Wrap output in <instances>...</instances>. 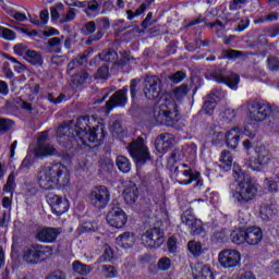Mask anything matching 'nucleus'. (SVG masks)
<instances>
[{"instance_id":"1","label":"nucleus","mask_w":279,"mask_h":279,"mask_svg":"<svg viewBox=\"0 0 279 279\" xmlns=\"http://www.w3.org/2000/svg\"><path fill=\"white\" fill-rule=\"evenodd\" d=\"M95 118L90 116H81L76 120V124L73 121H68L61 124L57 129V136L59 138V145L65 147V149H73L77 147H84L88 143H99L104 141L106 132L102 125H96Z\"/></svg>"},{"instance_id":"2","label":"nucleus","mask_w":279,"mask_h":279,"mask_svg":"<svg viewBox=\"0 0 279 279\" xmlns=\"http://www.w3.org/2000/svg\"><path fill=\"white\" fill-rule=\"evenodd\" d=\"M69 180V169L60 162L41 168L37 174V182L45 191H51L56 186H66Z\"/></svg>"},{"instance_id":"3","label":"nucleus","mask_w":279,"mask_h":279,"mask_svg":"<svg viewBox=\"0 0 279 279\" xmlns=\"http://www.w3.org/2000/svg\"><path fill=\"white\" fill-rule=\"evenodd\" d=\"M233 178L238 182L235 192L233 193V199L239 206H247L250 202L256 199L258 187L239 167L233 168Z\"/></svg>"},{"instance_id":"4","label":"nucleus","mask_w":279,"mask_h":279,"mask_svg":"<svg viewBox=\"0 0 279 279\" xmlns=\"http://www.w3.org/2000/svg\"><path fill=\"white\" fill-rule=\"evenodd\" d=\"M173 108L175 104L172 100L165 99L159 105L148 108V119L153 125H172Z\"/></svg>"},{"instance_id":"5","label":"nucleus","mask_w":279,"mask_h":279,"mask_svg":"<svg viewBox=\"0 0 279 279\" xmlns=\"http://www.w3.org/2000/svg\"><path fill=\"white\" fill-rule=\"evenodd\" d=\"M247 110L248 119L256 123H260V121H265V119L271 116V112H274V106L267 102V100L256 98L247 102Z\"/></svg>"},{"instance_id":"6","label":"nucleus","mask_w":279,"mask_h":279,"mask_svg":"<svg viewBox=\"0 0 279 279\" xmlns=\"http://www.w3.org/2000/svg\"><path fill=\"white\" fill-rule=\"evenodd\" d=\"M88 203L97 210H104L110 203V190L105 185L95 186L87 195Z\"/></svg>"},{"instance_id":"7","label":"nucleus","mask_w":279,"mask_h":279,"mask_svg":"<svg viewBox=\"0 0 279 279\" xmlns=\"http://www.w3.org/2000/svg\"><path fill=\"white\" fill-rule=\"evenodd\" d=\"M47 256H51V247L35 244L24 252L23 258L28 265H38L43 263Z\"/></svg>"},{"instance_id":"8","label":"nucleus","mask_w":279,"mask_h":279,"mask_svg":"<svg viewBox=\"0 0 279 279\" xmlns=\"http://www.w3.org/2000/svg\"><path fill=\"white\" fill-rule=\"evenodd\" d=\"M255 157L248 159V167L253 171H263L271 162V151L264 146H258L255 148Z\"/></svg>"},{"instance_id":"9","label":"nucleus","mask_w":279,"mask_h":279,"mask_svg":"<svg viewBox=\"0 0 279 279\" xmlns=\"http://www.w3.org/2000/svg\"><path fill=\"white\" fill-rule=\"evenodd\" d=\"M129 153L131 154L132 158L145 165L147 160H151V155H149V148L145 145V140L143 137H137L133 141L129 147Z\"/></svg>"},{"instance_id":"10","label":"nucleus","mask_w":279,"mask_h":279,"mask_svg":"<svg viewBox=\"0 0 279 279\" xmlns=\"http://www.w3.org/2000/svg\"><path fill=\"white\" fill-rule=\"evenodd\" d=\"M174 174L179 184H182L183 186L193 184V182H196L194 185L195 189H201V186H204V181L202 180V173H199V171L193 172L191 169H189L180 172V168L177 167L174 169Z\"/></svg>"},{"instance_id":"11","label":"nucleus","mask_w":279,"mask_h":279,"mask_svg":"<svg viewBox=\"0 0 279 279\" xmlns=\"http://www.w3.org/2000/svg\"><path fill=\"white\" fill-rule=\"evenodd\" d=\"M218 262L223 269H234L241 265V253L236 250H223L218 255Z\"/></svg>"},{"instance_id":"12","label":"nucleus","mask_w":279,"mask_h":279,"mask_svg":"<svg viewBox=\"0 0 279 279\" xmlns=\"http://www.w3.org/2000/svg\"><path fill=\"white\" fill-rule=\"evenodd\" d=\"M142 243L145 247H160L165 243V232L160 228L148 229L142 234Z\"/></svg>"},{"instance_id":"13","label":"nucleus","mask_w":279,"mask_h":279,"mask_svg":"<svg viewBox=\"0 0 279 279\" xmlns=\"http://www.w3.org/2000/svg\"><path fill=\"white\" fill-rule=\"evenodd\" d=\"M46 202L51 207L52 213L58 217L69 211V199L62 198L61 196H58V194H54L53 192H50L46 195Z\"/></svg>"},{"instance_id":"14","label":"nucleus","mask_w":279,"mask_h":279,"mask_svg":"<svg viewBox=\"0 0 279 279\" xmlns=\"http://www.w3.org/2000/svg\"><path fill=\"white\" fill-rule=\"evenodd\" d=\"M107 222L111 228H124L125 223H128V214L121 207L113 206L107 214Z\"/></svg>"},{"instance_id":"15","label":"nucleus","mask_w":279,"mask_h":279,"mask_svg":"<svg viewBox=\"0 0 279 279\" xmlns=\"http://www.w3.org/2000/svg\"><path fill=\"white\" fill-rule=\"evenodd\" d=\"M143 90L146 99H158L160 97V78L158 76H146Z\"/></svg>"},{"instance_id":"16","label":"nucleus","mask_w":279,"mask_h":279,"mask_svg":"<svg viewBox=\"0 0 279 279\" xmlns=\"http://www.w3.org/2000/svg\"><path fill=\"white\" fill-rule=\"evenodd\" d=\"M210 76L218 84H227L229 88H234V86L239 84V75L236 74L228 75L226 74V69L214 70L210 73Z\"/></svg>"},{"instance_id":"17","label":"nucleus","mask_w":279,"mask_h":279,"mask_svg":"<svg viewBox=\"0 0 279 279\" xmlns=\"http://www.w3.org/2000/svg\"><path fill=\"white\" fill-rule=\"evenodd\" d=\"M59 234H62V229L44 227L37 230L36 239L40 243H56V241H58Z\"/></svg>"},{"instance_id":"18","label":"nucleus","mask_w":279,"mask_h":279,"mask_svg":"<svg viewBox=\"0 0 279 279\" xmlns=\"http://www.w3.org/2000/svg\"><path fill=\"white\" fill-rule=\"evenodd\" d=\"M181 221L187 226L191 230L193 236H197L204 232V227L202 226V220L196 219L195 216L191 215V211L186 210L181 215Z\"/></svg>"},{"instance_id":"19","label":"nucleus","mask_w":279,"mask_h":279,"mask_svg":"<svg viewBox=\"0 0 279 279\" xmlns=\"http://www.w3.org/2000/svg\"><path fill=\"white\" fill-rule=\"evenodd\" d=\"M128 104V88L117 90L106 102L107 111L110 112L114 108H123Z\"/></svg>"},{"instance_id":"20","label":"nucleus","mask_w":279,"mask_h":279,"mask_svg":"<svg viewBox=\"0 0 279 279\" xmlns=\"http://www.w3.org/2000/svg\"><path fill=\"white\" fill-rule=\"evenodd\" d=\"M218 138H226V145L229 147V149H236L239 147V142L241 141V129L240 128H233L229 132L226 133H218Z\"/></svg>"},{"instance_id":"21","label":"nucleus","mask_w":279,"mask_h":279,"mask_svg":"<svg viewBox=\"0 0 279 279\" xmlns=\"http://www.w3.org/2000/svg\"><path fill=\"white\" fill-rule=\"evenodd\" d=\"M122 197L126 204H136V199H138V187L136 183L132 181L125 182Z\"/></svg>"},{"instance_id":"22","label":"nucleus","mask_w":279,"mask_h":279,"mask_svg":"<svg viewBox=\"0 0 279 279\" xmlns=\"http://www.w3.org/2000/svg\"><path fill=\"white\" fill-rule=\"evenodd\" d=\"M171 145H173V135L169 133H162L157 136L155 141V147L159 154H166L171 149Z\"/></svg>"},{"instance_id":"23","label":"nucleus","mask_w":279,"mask_h":279,"mask_svg":"<svg viewBox=\"0 0 279 279\" xmlns=\"http://www.w3.org/2000/svg\"><path fill=\"white\" fill-rule=\"evenodd\" d=\"M278 214V204L276 203H264L259 207V217L263 221H269L274 219Z\"/></svg>"},{"instance_id":"24","label":"nucleus","mask_w":279,"mask_h":279,"mask_svg":"<svg viewBox=\"0 0 279 279\" xmlns=\"http://www.w3.org/2000/svg\"><path fill=\"white\" fill-rule=\"evenodd\" d=\"M263 241V229L259 227H248L246 229V243L248 245H258Z\"/></svg>"},{"instance_id":"25","label":"nucleus","mask_w":279,"mask_h":279,"mask_svg":"<svg viewBox=\"0 0 279 279\" xmlns=\"http://www.w3.org/2000/svg\"><path fill=\"white\" fill-rule=\"evenodd\" d=\"M35 156L38 157H47V156H60V153H58V149L51 144H39L35 148Z\"/></svg>"},{"instance_id":"26","label":"nucleus","mask_w":279,"mask_h":279,"mask_svg":"<svg viewBox=\"0 0 279 279\" xmlns=\"http://www.w3.org/2000/svg\"><path fill=\"white\" fill-rule=\"evenodd\" d=\"M116 243L119 245V247H133L134 243H136V238L134 233L126 231L116 239Z\"/></svg>"},{"instance_id":"27","label":"nucleus","mask_w":279,"mask_h":279,"mask_svg":"<svg viewBox=\"0 0 279 279\" xmlns=\"http://www.w3.org/2000/svg\"><path fill=\"white\" fill-rule=\"evenodd\" d=\"M193 274L195 279H215L213 269H210V266L207 265H197Z\"/></svg>"},{"instance_id":"28","label":"nucleus","mask_w":279,"mask_h":279,"mask_svg":"<svg viewBox=\"0 0 279 279\" xmlns=\"http://www.w3.org/2000/svg\"><path fill=\"white\" fill-rule=\"evenodd\" d=\"M248 53L241 50L222 49L219 60H239V58H247Z\"/></svg>"},{"instance_id":"29","label":"nucleus","mask_w":279,"mask_h":279,"mask_svg":"<svg viewBox=\"0 0 279 279\" xmlns=\"http://www.w3.org/2000/svg\"><path fill=\"white\" fill-rule=\"evenodd\" d=\"M216 101H217V95H215L214 93L207 95L204 101V105L202 107L203 114H208L210 117V114L215 112Z\"/></svg>"},{"instance_id":"30","label":"nucleus","mask_w":279,"mask_h":279,"mask_svg":"<svg viewBox=\"0 0 279 279\" xmlns=\"http://www.w3.org/2000/svg\"><path fill=\"white\" fill-rule=\"evenodd\" d=\"M88 80V72L86 70L77 71L74 75L71 76V86L72 88H80Z\"/></svg>"},{"instance_id":"31","label":"nucleus","mask_w":279,"mask_h":279,"mask_svg":"<svg viewBox=\"0 0 279 279\" xmlns=\"http://www.w3.org/2000/svg\"><path fill=\"white\" fill-rule=\"evenodd\" d=\"M230 239L235 245H243V243H247L246 230L238 229L232 231Z\"/></svg>"},{"instance_id":"32","label":"nucleus","mask_w":279,"mask_h":279,"mask_svg":"<svg viewBox=\"0 0 279 279\" xmlns=\"http://www.w3.org/2000/svg\"><path fill=\"white\" fill-rule=\"evenodd\" d=\"M116 165L122 173H130L132 170V163L130 162V159L128 157L120 155L116 159Z\"/></svg>"},{"instance_id":"33","label":"nucleus","mask_w":279,"mask_h":279,"mask_svg":"<svg viewBox=\"0 0 279 279\" xmlns=\"http://www.w3.org/2000/svg\"><path fill=\"white\" fill-rule=\"evenodd\" d=\"M72 269L75 274H78V276H88V274L92 271L89 265L82 264L80 260L73 262Z\"/></svg>"},{"instance_id":"34","label":"nucleus","mask_w":279,"mask_h":279,"mask_svg":"<svg viewBox=\"0 0 279 279\" xmlns=\"http://www.w3.org/2000/svg\"><path fill=\"white\" fill-rule=\"evenodd\" d=\"M220 162L219 166L223 171H229L232 167V154L229 150H222L220 155Z\"/></svg>"},{"instance_id":"35","label":"nucleus","mask_w":279,"mask_h":279,"mask_svg":"<svg viewBox=\"0 0 279 279\" xmlns=\"http://www.w3.org/2000/svg\"><path fill=\"white\" fill-rule=\"evenodd\" d=\"M266 66L271 73H279V58L274 54H269L266 59Z\"/></svg>"},{"instance_id":"36","label":"nucleus","mask_w":279,"mask_h":279,"mask_svg":"<svg viewBox=\"0 0 279 279\" xmlns=\"http://www.w3.org/2000/svg\"><path fill=\"white\" fill-rule=\"evenodd\" d=\"M14 121L8 118H0V136H3V134H8V132H11V130L14 129Z\"/></svg>"},{"instance_id":"37","label":"nucleus","mask_w":279,"mask_h":279,"mask_svg":"<svg viewBox=\"0 0 279 279\" xmlns=\"http://www.w3.org/2000/svg\"><path fill=\"white\" fill-rule=\"evenodd\" d=\"M25 56L31 64H43V56L36 50H27Z\"/></svg>"},{"instance_id":"38","label":"nucleus","mask_w":279,"mask_h":279,"mask_svg":"<svg viewBox=\"0 0 279 279\" xmlns=\"http://www.w3.org/2000/svg\"><path fill=\"white\" fill-rule=\"evenodd\" d=\"M99 58L100 60H104V62H116V60L119 58V54L114 49H107L99 53Z\"/></svg>"},{"instance_id":"39","label":"nucleus","mask_w":279,"mask_h":279,"mask_svg":"<svg viewBox=\"0 0 279 279\" xmlns=\"http://www.w3.org/2000/svg\"><path fill=\"white\" fill-rule=\"evenodd\" d=\"M114 169V162H112L110 159H100L99 161V171L100 173H112V170Z\"/></svg>"},{"instance_id":"40","label":"nucleus","mask_w":279,"mask_h":279,"mask_svg":"<svg viewBox=\"0 0 279 279\" xmlns=\"http://www.w3.org/2000/svg\"><path fill=\"white\" fill-rule=\"evenodd\" d=\"M49 50L53 53H60L62 51V41L59 37H53L48 40Z\"/></svg>"},{"instance_id":"41","label":"nucleus","mask_w":279,"mask_h":279,"mask_svg":"<svg viewBox=\"0 0 279 279\" xmlns=\"http://www.w3.org/2000/svg\"><path fill=\"white\" fill-rule=\"evenodd\" d=\"M187 250L193 254V256L202 255V243L195 240H192L187 243Z\"/></svg>"},{"instance_id":"42","label":"nucleus","mask_w":279,"mask_h":279,"mask_svg":"<svg viewBox=\"0 0 279 279\" xmlns=\"http://www.w3.org/2000/svg\"><path fill=\"white\" fill-rule=\"evenodd\" d=\"M113 256L114 252H112V247L106 245L102 255L98 258V263H110Z\"/></svg>"},{"instance_id":"43","label":"nucleus","mask_w":279,"mask_h":279,"mask_svg":"<svg viewBox=\"0 0 279 279\" xmlns=\"http://www.w3.org/2000/svg\"><path fill=\"white\" fill-rule=\"evenodd\" d=\"M171 259L169 257H161L157 262V268L159 271H169L171 269Z\"/></svg>"},{"instance_id":"44","label":"nucleus","mask_w":279,"mask_h":279,"mask_svg":"<svg viewBox=\"0 0 279 279\" xmlns=\"http://www.w3.org/2000/svg\"><path fill=\"white\" fill-rule=\"evenodd\" d=\"M140 90H141V80L133 78L130 85V93H131L132 99H136V95H138Z\"/></svg>"},{"instance_id":"45","label":"nucleus","mask_w":279,"mask_h":279,"mask_svg":"<svg viewBox=\"0 0 279 279\" xmlns=\"http://www.w3.org/2000/svg\"><path fill=\"white\" fill-rule=\"evenodd\" d=\"M16 177H14V172H11L7 179V184L3 186L4 193H12V189L16 186Z\"/></svg>"},{"instance_id":"46","label":"nucleus","mask_w":279,"mask_h":279,"mask_svg":"<svg viewBox=\"0 0 279 279\" xmlns=\"http://www.w3.org/2000/svg\"><path fill=\"white\" fill-rule=\"evenodd\" d=\"M101 269L104 276H106L107 278H117V268H114V266L102 265Z\"/></svg>"},{"instance_id":"47","label":"nucleus","mask_w":279,"mask_h":279,"mask_svg":"<svg viewBox=\"0 0 279 279\" xmlns=\"http://www.w3.org/2000/svg\"><path fill=\"white\" fill-rule=\"evenodd\" d=\"M186 95H189V85H181L174 89L175 99H183Z\"/></svg>"},{"instance_id":"48","label":"nucleus","mask_w":279,"mask_h":279,"mask_svg":"<svg viewBox=\"0 0 279 279\" xmlns=\"http://www.w3.org/2000/svg\"><path fill=\"white\" fill-rule=\"evenodd\" d=\"M108 75H110V68L108 64L101 65L96 73V77L99 80H108Z\"/></svg>"},{"instance_id":"49","label":"nucleus","mask_w":279,"mask_h":279,"mask_svg":"<svg viewBox=\"0 0 279 279\" xmlns=\"http://www.w3.org/2000/svg\"><path fill=\"white\" fill-rule=\"evenodd\" d=\"M84 12L87 14V16L89 15L88 12H95L96 14H99V2H97V0L87 2V8L84 10Z\"/></svg>"},{"instance_id":"50","label":"nucleus","mask_w":279,"mask_h":279,"mask_svg":"<svg viewBox=\"0 0 279 279\" xmlns=\"http://www.w3.org/2000/svg\"><path fill=\"white\" fill-rule=\"evenodd\" d=\"M83 32L85 36H90V34H95V32H97V24H95V21H89L85 23Z\"/></svg>"},{"instance_id":"51","label":"nucleus","mask_w":279,"mask_h":279,"mask_svg":"<svg viewBox=\"0 0 279 279\" xmlns=\"http://www.w3.org/2000/svg\"><path fill=\"white\" fill-rule=\"evenodd\" d=\"M58 10H64V4H62V2H59L54 7L50 8L52 21H58V19H60V13L58 12Z\"/></svg>"},{"instance_id":"52","label":"nucleus","mask_w":279,"mask_h":279,"mask_svg":"<svg viewBox=\"0 0 279 279\" xmlns=\"http://www.w3.org/2000/svg\"><path fill=\"white\" fill-rule=\"evenodd\" d=\"M246 3L247 0H232L229 4V10L231 12H236V10H241Z\"/></svg>"},{"instance_id":"53","label":"nucleus","mask_w":279,"mask_h":279,"mask_svg":"<svg viewBox=\"0 0 279 279\" xmlns=\"http://www.w3.org/2000/svg\"><path fill=\"white\" fill-rule=\"evenodd\" d=\"M13 51L14 53H16L17 56H27V51H29L27 49V47L25 46V44H16L13 47Z\"/></svg>"},{"instance_id":"54","label":"nucleus","mask_w":279,"mask_h":279,"mask_svg":"<svg viewBox=\"0 0 279 279\" xmlns=\"http://www.w3.org/2000/svg\"><path fill=\"white\" fill-rule=\"evenodd\" d=\"M168 251L171 254H175V252L178 251V239H175V236H170L168 239Z\"/></svg>"},{"instance_id":"55","label":"nucleus","mask_w":279,"mask_h":279,"mask_svg":"<svg viewBox=\"0 0 279 279\" xmlns=\"http://www.w3.org/2000/svg\"><path fill=\"white\" fill-rule=\"evenodd\" d=\"M84 232H95V226L93 222H84L80 228H78V233L84 234Z\"/></svg>"},{"instance_id":"56","label":"nucleus","mask_w":279,"mask_h":279,"mask_svg":"<svg viewBox=\"0 0 279 279\" xmlns=\"http://www.w3.org/2000/svg\"><path fill=\"white\" fill-rule=\"evenodd\" d=\"M104 38V32L101 29H98L95 35H92L88 37L86 45H93V43H96L97 40H101Z\"/></svg>"},{"instance_id":"57","label":"nucleus","mask_w":279,"mask_h":279,"mask_svg":"<svg viewBox=\"0 0 279 279\" xmlns=\"http://www.w3.org/2000/svg\"><path fill=\"white\" fill-rule=\"evenodd\" d=\"M266 34H268L270 38H276V36H279V24L267 27Z\"/></svg>"},{"instance_id":"58","label":"nucleus","mask_w":279,"mask_h":279,"mask_svg":"<svg viewBox=\"0 0 279 279\" xmlns=\"http://www.w3.org/2000/svg\"><path fill=\"white\" fill-rule=\"evenodd\" d=\"M114 28L117 29V32H119V34H121L122 32L130 29V26L125 24V20H118L114 23Z\"/></svg>"},{"instance_id":"59","label":"nucleus","mask_w":279,"mask_h":279,"mask_svg":"<svg viewBox=\"0 0 279 279\" xmlns=\"http://www.w3.org/2000/svg\"><path fill=\"white\" fill-rule=\"evenodd\" d=\"M97 23L99 25L98 29H100V32H104V29H110V20L108 17H101L97 20Z\"/></svg>"},{"instance_id":"60","label":"nucleus","mask_w":279,"mask_h":279,"mask_svg":"<svg viewBox=\"0 0 279 279\" xmlns=\"http://www.w3.org/2000/svg\"><path fill=\"white\" fill-rule=\"evenodd\" d=\"M4 40H14L16 38V33L10 28H4L2 31V37Z\"/></svg>"},{"instance_id":"61","label":"nucleus","mask_w":279,"mask_h":279,"mask_svg":"<svg viewBox=\"0 0 279 279\" xmlns=\"http://www.w3.org/2000/svg\"><path fill=\"white\" fill-rule=\"evenodd\" d=\"M185 77H186V74H184V72L178 71L177 73L170 76V80L174 84H180V82H182V80H184Z\"/></svg>"},{"instance_id":"62","label":"nucleus","mask_w":279,"mask_h":279,"mask_svg":"<svg viewBox=\"0 0 279 279\" xmlns=\"http://www.w3.org/2000/svg\"><path fill=\"white\" fill-rule=\"evenodd\" d=\"M46 279H66V274L62 270H54Z\"/></svg>"},{"instance_id":"63","label":"nucleus","mask_w":279,"mask_h":279,"mask_svg":"<svg viewBox=\"0 0 279 279\" xmlns=\"http://www.w3.org/2000/svg\"><path fill=\"white\" fill-rule=\"evenodd\" d=\"M76 14H75V10L71 9L68 11L66 15L64 16V19L60 20V23H71V21H74Z\"/></svg>"},{"instance_id":"64","label":"nucleus","mask_w":279,"mask_h":279,"mask_svg":"<svg viewBox=\"0 0 279 279\" xmlns=\"http://www.w3.org/2000/svg\"><path fill=\"white\" fill-rule=\"evenodd\" d=\"M266 182H267L266 184L268 186V191L270 193H278V184L279 183L276 180L271 181L269 179H266Z\"/></svg>"}]
</instances>
